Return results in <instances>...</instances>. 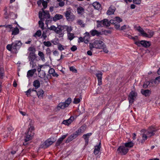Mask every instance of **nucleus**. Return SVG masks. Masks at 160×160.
Segmentation results:
<instances>
[{
	"mask_svg": "<svg viewBox=\"0 0 160 160\" xmlns=\"http://www.w3.org/2000/svg\"><path fill=\"white\" fill-rule=\"evenodd\" d=\"M126 36L130 39H133L134 41H135L136 39L138 38L137 36H135V37H133L128 34H126Z\"/></svg>",
	"mask_w": 160,
	"mask_h": 160,
	"instance_id": "nucleus-45",
	"label": "nucleus"
},
{
	"mask_svg": "<svg viewBox=\"0 0 160 160\" xmlns=\"http://www.w3.org/2000/svg\"><path fill=\"white\" fill-rule=\"evenodd\" d=\"M148 85H150V86H153V85H151V83L150 82H149L148 81H146L144 83L143 85V87L144 88H147Z\"/></svg>",
	"mask_w": 160,
	"mask_h": 160,
	"instance_id": "nucleus-35",
	"label": "nucleus"
},
{
	"mask_svg": "<svg viewBox=\"0 0 160 160\" xmlns=\"http://www.w3.org/2000/svg\"><path fill=\"white\" fill-rule=\"evenodd\" d=\"M68 37L69 40H72L74 38V35L73 33L69 32L68 33Z\"/></svg>",
	"mask_w": 160,
	"mask_h": 160,
	"instance_id": "nucleus-44",
	"label": "nucleus"
},
{
	"mask_svg": "<svg viewBox=\"0 0 160 160\" xmlns=\"http://www.w3.org/2000/svg\"><path fill=\"white\" fill-rule=\"evenodd\" d=\"M77 12L78 14H82L84 11V8L82 7L79 6L77 8Z\"/></svg>",
	"mask_w": 160,
	"mask_h": 160,
	"instance_id": "nucleus-33",
	"label": "nucleus"
},
{
	"mask_svg": "<svg viewBox=\"0 0 160 160\" xmlns=\"http://www.w3.org/2000/svg\"><path fill=\"white\" fill-rule=\"evenodd\" d=\"M80 101V99L78 98H75L74 99L73 102L75 104H78Z\"/></svg>",
	"mask_w": 160,
	"mask_h": 160,
	"instance_id": "nucleus-52",
	"label": "nucleus"
},
{
	"mask_svg": "<svg viewBox=\"0 0 160 160\" xmlns=\"http://www.w3.org/2000/svg\"><path fill=\"white\" fill-rule=\"evenodd\" d=\"M57 27L54 25H52L50 27L48 28V29L50 30L54 31L55 32L56 30L57 29Z\"/></svg>",
	"mask_w": 160,
	"mask_h": 160,
	"instance_id": "nucleus-49",
	"label": "nucleus"
},
{
	"mask_svg": "<svg viewBox=\"0 0 160 160\" xmlns=\"http://www.w3.org/2000/svg\"><path fill=\"white\" fill-rule=\"evenodd\" d=\"M73 139V138H72V137L70 135L66 140V143H68L69 142H70L72 141Z\"/></svg>",
	"mask_w": 160,
	"mask_h": 160,
	"instance_id": "nucleus-53",
	"label": "nucleus"
},
{
	"mask_svg": "<svg viewBox=\"0 0 160 160\" xmlns=\"http://www.w3.org/2000/svg\"><path fill=\"white\" fill-rule=\"evenodd\" d=\"M47 2L43 1V2L42 3V5L43 6V8L44 9H45L47 8Z\"/></svg>",
	"mask_w": 160,
	"mask_h": 160,
	"instance_id": "nucleus-59",
	"label": "nucleus"
},
{
	"mask_svg": "<svg viewBox=\"0 0 160 160\" xmlns=\"http://www.w3.org/2000/svg\"><path fill=\"white\" fill-rule=\"evenodd\" d=\"M85 128L83 126H81L79 128L78 130L75 132L74 133L71 135L73 139L76 138L81 133L83 132L85 130Z\"/></svg>",
	"mask_w": 160,
	"mask_h": 160,
	"instance_id": "nucleus-9",
	"label": "nucleus"
},
{
	"mask_svg": "<svg viewBox=\"0 0 160 160\" xmlns=\"http://www.w3.org/2000/svg\"><path fill=\"white\" fill-rule=\"evenodd\" d=\"M110 22L111 24H112L114 25L115 28L117 30H119L120 29V25L119 24L120 23H118L114 21V20L111 19L110 20Z\"/></svg>",
	"mask_w": 160,
	"mask_h": 160,
	"instance_id": "nucleus-15",
	"label": "nucleus"
},
{
	"mask_svg": "<svg viewBox=\"0 0 160 160\" xmlns=\"http://www.w3.org/2000/svg\"><path fill=\"white\" fill-rule=\"evenodd\" d=\"M102 73L101 72H99L96 74V76L98 78V84L100 85L102 84Z\"/></svg>",
	"mask_w": 160,
	"mask_h": 160,
	"instance_id": "nucleus-19",
	"label": "nucleus"
},
{
	"mask_svg": "<svg viewBox=\"0 0 160 160\" xmlns=\"http://www.w3.org/2000/svg\"><path fill=\"white\" fill-rule=\"evenodd\" d=\"M101 148V142H99L98 145H97L95 147V149L94 151V153L96 155L99 153L100 149Z\"/></svg>",
	"mask_w": 160,
	"mask_h": 160,
	"instance_id": "nucleus-16",
	"label": "nucleus"
},
{
	"mask_svg": "<svg viewBox=\"0 0 160 160\" xmlns=\"http://www.w3.org/2000/svg\"><path fill=\"white\" fill-rule=\"evenodd\" d=\"M90 33L92 35V36H94L95 35L99 36V35L101 34V32H99L96 30L91 31H90Z\"/></svg>",
	"mask_w": 160,
	"mask_h": 160,
	"instance_id": "nucleus-25",
	"label": "nucleus"
},
{
	"mask_svg": "<svg viewBox=\"0 0 160 160\" xmlns=\"http://www.w3.org/2000/svg\"><path fill=\"white\" fill-rule=\"evenodd\" d=\"M66 19L68 21H73L75 19V16L72 13L70 10H68L64 12Z\"/></svg>",
	"mask_w": 160,
	"mask_h": 160,
	"instance_id": "nucleus-3",
	"label": "nucleus"
},
{
	"mask_svg": "<svg viewBox=\"0 0 160 160\" xmlns=\"http://www.w3.org/2000/svg\"><path fill=\"white\" fill-rule=\"evenodd\" d=\"M67 107L66 106L64 102L60 103L57 107V108L58 110H59L60 109H64Z\"/></svg>",
	"mask_w": 160,
	"mask_h": 160,
	"instance_id": "nucleus-26",
	"label": "nucleus"
},
{
	"mask_svg": "<svg viewBox=\"0 0 160 160\" xmlns=\"http://www.w3.org/2000/svg\"><path fill=\"white\" fill-rule=\"evenodd\" d=\"M7 48L9 51H11V49L12 48V45L8 44L7 46Z\"/></svg>",
	"mask_w": 160,
	"mask_h": 160,
	"instance_id": "nucleus-54",
	"label": "nucleus"
},
{
	"mask_svg": "<svg viewBox=\"0 0 160 160\" xmlns=\"http://www.w3.org/2000/svg\"><path fill=\"white\" fill-rule=\"evenodd\" d=\"M36 69H34L29 70L27 72V77L29 78L30 77H32L33 76L34 73L36 71Z\"/></svg>",
	"mask_w": 160,
	"mask_h": 160,
	"instance_id": "nucleus-18",
	"label": "nucleus"
},
{
	"mask_svg": "<svg viewBox=\"0 0 160 160\" xmlns=\"http://www.w3.org/2000/svg\"><path fill=\"white\" fill-rule=\"evenodd\" d=\"M129 27V26H127L126 25H124L120 28V29H119V30H123L126 29L127 28H128Z\"/></svg>",
	"mask_w": 160,
	"mask_h": 160,
	"instance_id": "nucleus-55",
	"label": "nucleus"
},
{
	"mask_svg": "<svg viewBox=\"0 0 160 160\" xmlns=\"http://www.w3.org/2000/svg\"><path fill=\"white\" fill-rule=\"evenodd\" d=\"M142 0H133L134 3L137 4H140L141 3Z\"/></svg>",
	"mask_w": 160,
	"mask_h": 160,
	"instance_id": "nucleus-57",
	"label": "nucleus"
},
{
	"mask_svg": "<svg viewBox=\"0 0 160 160\" xmlns=\"http://www.w3.org/2000/svg\"><path fill=\"white\" fill-rule=\"evenodd\" d=\"M19 32V30L18 28H15L12 31V35H16L18 34Z\"/></svg>",
	"mask_w": 160,
	"mask_h": 160,
	"instance_id": "nucleus-36",
	"label": "nucleus"
},
{
	"mask_svg": "<svg viewBox=\"0 0 160 160\" xmlns=\"http://www.w3.org/2000/svg\"><path fill=\"white\" fill-rule=\"evenodd\" d=\"M63 29H66L68 32H69L72 30V28L71 26H63Z\"/></svg>",
	"mask_w": 160,
	"mask_h": 160,
	"instance_id": "nucleus-38",
	"label": "nucleus"
},
{
	"mask_svg": "<svg viewBox=\"0 0 160 160\" xmlns=\"http://www.w3.org/2000/svg\"><path fill=\"white\" fill-rule=\"evenodd\" d=\"M42 12L43 13L42 17V13L41 11H39V18L41 20L43 21L45 18L48 19L50 18V15L49 13V12L48 11H44L43 8L42 9Z\"/></svg>",
	"mask_w": 160,
	"mask_h": 160,
	"instance_id": "nucleus-4",
	"label": "nucleus"
},
{
	"mask_svg": "<svg viewBox=\"0 0 160 160\" xmlns=\"http://www.w3.org/2000/svg\"><path fill=\"white\" fill-rule=\"evenodd\" d=\"M116 8L114 7H112L111 6L108 10L107 14L108 15H111L114 14V12L115 11Z\"/></svg>",
	"mask_w": 160,
	"mask_h": 160,
	"instance_id": "nucleus-17",
	"label": "nucleus"
},
{
	"mask_svg": "<svg viewBox=\"0 0 160 160\" xmlns=\"http://www.w3.org/2000/svg\"><path fill=\"white\" fill-rule=\"evenodd\" d=\"M71 99L70 98H68L67 100L65 101L64 103L65 104L66 106L67 107H68L71 103Z\"/></svg>",
	"mask_w": 160,
	"mask_h": 160,
	"instance_id": "nucleus-41",
	"label": "nucleus"
},
{
	"mask_svg": "<svg viewBox=\"0 0 160 160\" xmlns=\"http://www.w3.org/2000/svg\"><path fill=\"white\" fill-rule=\"evenodd\" d=\"M114 20V21H115V22L118 23H120L122 21V19L118 17H115Z\"/></svg>",
	"mask_w": 160,
	"mask_h": 160,
	"instance_id": "nucleus-43",
	"label": "nucleus"
},
{
	"mask_svg": "<svg viewBox=\"0 0 160 160\" xmlns=\"http://www.w3.org/2000/svg\"><path fill=\"white\" fill-rule=\"evenodd\" d=\"M93 6L95 9H100L101 5L98 2H94L93 3Z\"/></svg>",
	"mask_w": 160,
	"mask_h": 160,
	"instance_id": "nucleus-30",
	"label": "nucleus"
},
{
	"mask_svg": "<svg viewBox=\"0 0 160 160\" xmlns=\"http://www.w3.org/2000/svg\"><path fill=\"white\" fill-rule=\"evenodd\" d=\"M103 25L104 27H108L110 26L111 22H110V21H108V20L106 19H103Z\"/></svg>",
	"mask_w": 160,
	"mask_h": 160,
	"instance_id": "nucleus-28",
	"label": "nucleus"
},
{
	"mask_svg": "<svg viewBox=\"0 0 160 160\" xmlns=\"http://www.w3.org/2000/svg\"><path fill=\"white\" fill-rule=\"evenodd\" d=\"M85 34V35L84 37V42L85 43H87L90 38V34L88 32H86Z\"/></svg>",
	"mask_w": 160,
	"mask_h": 160,
	"instance_id": "nucleus-23",
	"label": "nucleus"
},
{
	"mask_svg": "<svg viewBox=\"0 0 160 160\" xmlns=\"http://www.w3.org/2000/svg\"><path fill=\"white\" fill-rule=\"evenodd\" d=\"M142 132H144L146 133L148 137H151V136H153L156 130L153 127H149L147 130L143 129L141 131Z\"/></svg>",
	"mask_w": 160,
	"mask_h": 160,
	"instance_id": "nucleus-5",
	"label": "nucleus"
},
{
	"mask_svg": "<svg viewBox=\"0 0 160 160\" xmlns=\"http://www.w3.org/2000/svg\"><path fill=\"white\" fill-rule=\"evenodd\" d=\"M44 45L47 47H49L52 45V43L50 41H45L43 42Z\"/></svg>",
	"mask_w": 160,
	"mask_h": 160,
	"instance_id": "nucleus-47",
	"label": "nucleus"
},
{
	"mask_svg": "<svg viewBox=\"0 0 160 160\" xmlns=\"http://www.w3.org/2000/svg\"><path fill=\"white\" fill-rule=\"evenodd\" d=\"M37 57L36 54H29L28 57V59L30 61V64L32 65V68H33L35 67L36 64L34 63V61L36 59Z\"/></svg>",
	"mask_w": 160,
	"mask_h": 160,
	"instance_id": "nucleus-12",
	"label": "nucleus"
},
{
	"mask_svg": "<svg viewBox=\"0 0 160 160\" xmlns=\"http://www.w3.org/2000/svg\"><path fill=\"white\" fill-rule=\"evenodd\" d=\"M38 55L40 57L42 61L45 60L44 55L43 52L39 51L38 53Z\"/></svg>",
	"mask_w": 160,
	"mask_h": 160,
	"instance_id": "nucleus-40",
	"label": "nucleus"
},
{
	"mask_svg": "<svg viewBox=\"0 0 160 160\" xmlns=\"http://www.w3.org/2000/svg\"><path fill=\"white\" fill-rule=\"evenodd\" d=\"M137 30L140 32L142 35L144 37L151 38L154 34V32L150 30H149L148 32V34H147L145 32L143 29L140 26H139L137 28Z\"/></svg>",
	"mask_w": 160,
	"mask_h": 160,
	"instance_id": "nucleus-2",
	"label": "nucleus"
},
{
	"mask_svg": "<svg viewBox=\"0 0 160 160\" xmlns=\"http://www.w3.org/2000/svg\"><path fill=\"white\" fill-rule=\"evenodd\" d=\"M92 134L91 133H89L86 134H84L83 135V138L85 141V142L88 144V138Z\"/></svg>",
	"mask_w": 160,
	"mask_h": 160,
	"instance_id": "nucleus-21",
	"label": "nucleus"
},
{
	"mask_svg": "<svg viewBox=\"0 0 160 160\" xmlns=\"http://www.w3.org/2000/svg\"><path fill=\"white\" fill-rule=\"evenodd\" d=\"M42 20L39 21L38 22L39 27L42 30L44 29V23L42 21Z\"/></svg>",
	"mask_w": 160,
	"mask_h": 160,
	"instance_id": "nucleus-48",
	"label": "nucleus"
},
{
	"mask_svg": "<svg viewBox=\"0 0 160 160\" xmlns=\"http://www.w3.org/2000/svg\"><path fill=\"white\" fill-rule=\"evenodd\" d=\"M103 20H102L101 21H97V27H104L103 25Z\"/></svg>",
	"mask_w": 160,
	"mask_h": 160,
	"instance_id": "nucleus-39",
	"label": "nucleus"
},
{
	"mask_svg": "<svg viewBox=\"0 0 160 160\" xmlns=\"http://www.w3.org/2000/svg\"><path fill=\"white\" fill-rule=\"evenodd\" d=\"M63 18V16L62 15L59 14H56L53 18V20L54 21H56L57 20L61 19Z\"/></svg>",
	"mask_w": 160,
	"mask_h": 160,
	"instance_id": "nucleus-22",
	"label": "nucleus"
},
{
	"mask_svg": "<svg viewBox=\"0 0 160 160\" xmlns=\"http://www.w3.org/2000/svg\"><path fill=\"white\" fill-rule=\"evenodd\" d=\"M4 76V69L2 68H0V78L2 79Z\"/></svg>",
	"mask_w": 160,
	"mask_h": 160,
	"instance_id": "nucleus-42",
	"label": "nucleus"
},
{
	"mask_svg": "<svg viewBox=\"0 0 160 160\" xmlns=\"http://www.w3.org/2000/svg\"><path fill=\"white\" fill-rule=\"evenodd\" d=\"M54 141L52 140L51 138L46 140L43 143L41 144L40 147L41 148H46L51 145L54 142Z\"/></svg>",
	"mask_w": 160,
	"mask_h": 160,
	"instance_id": "nucleus-8",
	"label": "nucleus"
},
{
	"mask_svg": "<svg viewBox=\"0 0 160 160\" xmlns=\"http://www.w3.org/2000/svg\"><path fill=\"white\" fill-rule=\"evenodd\" d=\"M74 119V118L73 117H71L69 119L64 120L62 124L68 126L73 122Z\"/></svg>",
	"mask_w": 160,
	"mask_h": 160,
	"instance_id": "nucleus-14",
	"label": "nucleus"
},
{
	"mask_svg": "<svg viewBox=\"0 0 160 160\" xmlns=\"http://www.w3.org/2000/svg\"><path fill=\"white\" fill-rule=\"evenodd\" d=\"M40 82L38 80H35L33 82V85L35 88L36 89L39 88L40 87Z\"/></svg>",
	"mask_w": 160,
	"mask_h": 160,
	"instance_id": "nucleus-27",
	"label": "nucleus"
},
{
	"mask_svg": "<svg viewBox=\"0 0 160 160\" xmlns=\"http://www.w3.org/2000/svg\"><path fill=\"white\" fill-rule=\"evenodd\" d=\"M77 49V47L75 46L74 45L71 48V50L73 52H74L75 51H76Z\"/></svg>",
	"mask_w": 160,
	"mask_h": 160,
	"instance_id": "nucleus-63",
	"label": "nucleus"
},
{
	"mask_svg": "<svg viewBox=\"0 0 160 160\" xmlns=\"http://www.w3.org/2000/svg\"><path fill=\"white\" fill-rule=\"evenodd\" d=\"M141 45L145 47H149L150 45V44L149 42H148L145 40L141 41Z\"/></svg>",
	"mask_w": 160,
	"mask_h": 160,
	"instance_id": "nucleus-24",
	"label": "nucleus"
},
{
	"mask_svg": "<svg viewBox=\"0 0 160 160\" xmlns=\"http://www.w3.org/2000/svg\"><path fill=\"white\" fill-rule=\"evenodd\" d=\"M151 85H153V86L154 85H157L158 84V82L157 80H156V79L154 81H152L151 82Z\"/></svg>",
	"mask_w": 160,
	"mask_h": 160,
	"instance_id": "nucleus-58",
	"label": "nucleus"
},
{
	"mask_svg": "<svg viewBox=\"0 0 160 160\" xmlns=\"http://www.w3.org/2000/svg\"><path fill=\"white\" fill-rule=\"evenodd\" d=\"M64 30L63 26H59L57 28V29L55 32L58 34L59 38L62 37L64 35V33L62 31Z\"/></svg>",
	"mask_w": 160,
	"mask_h": 160,
	"instance_id": "nucleus-11",
	"label": "nucleus"
},
{
	"mask_svg": "<svg viewBox=\"0 0 160 160\" xmlns=\"http://www.w3.org/2000/svg\"><path fill=\"white\" fill-rule=\"evenodd\" d=\"M104 43L100 39L95 40L93 43H90L89 44V48L92 50L93 48L101 49L103 47Z\"/></svg>",
	"mask_w": 160,
	"mask_h": 160,
	"instance_id": "nucleus-1",
	"label": "nucleus"
},
{
	"mask_svg": "<svg viewBox=\"0 0 160 160\" xmlns=\"http://www.w3.org/2000/svg\"><path fill=\"white\" fill-rule=\"evenodd\" d=\"M36 93L38 98L40 99L42 98L43 95L44 93V92L42 90L40 89L38 92H36Z\"/></svg>",
	"mask_w": 160,
	"mask_h": 160,
	"instance_id": "nucleus-29",
	"label": "nucleus"
},
{
	"mask_svg": "<svg viewBox=\"0 0 160 160\" xmlns=\"http://www.w3.org/2000/svg\"><path fill=\"white\" fill-rule=\"evenodd\" d=\"M41 31L40 30H38L33 35V36L34 37H36V36L40 37L41 35Z\"/></svg>",
	"mask_w": 160,
	"mask_h": 160,
	"instance_id": "nucleus-46",
	"label": "nucleus"
},
{
	"mask_svg": "<svg viewBox=\"0 0 160 160\" xmlns=\"http://www.w3.org/2000/svg\"><path fill=\"white\" fill-rule=\"evenodd\" d=\"M28 50L30 52L29 54H35V52L36 51V50L35 48L32 47H30L28 49Z\"/></svg>",
	"mask_w": 160,
	"mask_h": 160,
	"instance_id": "nucleus-32",
	"label": "nucleus"
},
{
	"mask_svg": "<svg viewBox=\"0 0 160 160\" xmlns=\"http://www.w3.org/2000/svg\"><path fill=\"white\" fill-rule=\"evenodd\" d=\"M128 149L124 146H120L117 149L118 153L121 155H125L128 152Z\"/></svg>",
	"mask_w": 160,
	"mask_h": 160,
	"instance_id": "nucleus-10",
	"label": "nucleus"
},
{
	"mask_svg": "<svg viewBox=\"0 0 160 160\" xmlns=\"http://www.w3.org/2000/svg\"><path fill=\"white\" fill-rule=\"evenodd\" d=\"M67 136V134L63 135L62 136V137H60L58 139V140L59 141L61 142L63 141V140L65 139Z\"/></svg>",
	"mask_w": 160,
	"mask_h": 160,
	"instance_id": "nucleus-50",
	"label": "nucleus"
},
{
	"mask_svg": "<svg viewBox=\"0 0 160 160\" xmlns=\"http://www.w3.org/2000/svg\"><path fill=\"white\" fill-rule=\"evenodd\" d=\"M8 130L9 132H11V131H12L13 130H14V128L12 126H10L8 128Z\"/></svg>",
	"mask_w": 160,
	"mask_h": 160,
	"instance_id": "nucleus-62",
	"label": "nucleus"
},
{
	"mask_svg": "<svg viewBox=\"0 0 160 160\" xmlns=\"http://www.w3.org/2000/svg\"><path fill=\"white\" fill-rule=\"evenodd\" d=\"M144 133L142 135V139L141 142V143H143L145 140H146L148 137L146 133H144V132H143Z\"/></svg>",
	"mask_w": 160,
	"mask_h": 160,
	"instance_id": "nucleus-31",
	"label": "nucleus"
},
{
	"mask_svg": "<svg viewBox=\"0 0 160 160\" xmlns=\"http://www.w3.org/2000/svg\"><path fill=\"white\" fill-rule=\"evenodd\" d=\"M77 23L80 25L82 27H84L85 26V24L82 20L79 19L77 21Z\"/></svg>",
	"mask_w": 160,
	"mask_h": 160,
	"instance_id": "nucleus-37",
	"label": "nucleus"
},
{
	"mask_svg": "<svg viewBox=\"0 0 160 160\" xmlns=\"http://www.w3.org/2000/svg\"><path fill=\"white\" fill-rule=\"evenodd\" d=\"M29 126H30L28 128V131L31 132L32 131H33L34 129V127L32 125L31 123H30L29 124Z\"/></svg>",
	"mask_w": 160,
	"mask_h": 160,
	"instance_id": "nucleus-51",
	"label": "nucleus"
},
{
	"mask_svg": "<svg viewBox=\"0 0 160 160\" xmlns=\"http://www.w3.org/2000/svg\"><path fill=\"white\" fill-rule=\"evenodd\" d=\"M58 48L60 51L64 49L63 46L60 43L58 44Z\"/></svg>",
	"mask_w": 160,
	"mask_h": 160,
	"instance_id": "nucleus-56",
	"label": "nucleus"
},
{
	"mask_svg": "<svg viewBox=\"0 0 160 160\" xmlns=\"http://www.w3.org/2000/svg\"><path fill=\"white\" fill-rule=\"evenodd\" d=\"M70 70L71 71H72L73 72H77V70L73 67H70Z\"/></svg>",
	"mask_w": 160,
	"mask_h": 160,
	"instance_id": "nucleus-60",
	"label": "nucleus"
},
{
	"mask_svg": "<svg viewBox=\"0 0 160 160\" xmlns=\"http://www.w3.org/2000/svg\"><path fill=\"white\" fill-rule=\"evenodd\" d=\"M22 45V43L20 41H17L15 42L12 43V48L14 50H17Z\"/></svg>",
	"mask_w": 160,
	"mask_h": 160,
	"instance_id": "nucleus-13",
	"label": "nucleus"
},
{
	"mask_svg": "<svg viewBox=\"0 0 160 160\" xmlns=\"http://www.w3.org/2000/svg\"><path fill=\"white\" fill-rule=\"evenodd\" d=\"M49 73L50 74H52L54 72V69L53 68H51L48 71Z\"/></svg>",
	"mask_w": 160,
	"mask_h": 160,
	"instance_id": "nucleus-61",
	"label": "nucleus"
},
{
	"mask_svg": "<svg viewBox=\"0 0 160 160\" xmlns=\"http://www.w3.org/2000/svg\"><path fill=\"white\" fill-rule=\"evenodd\" d=\"M133 143L132 142H130L126 143L125 144L124 146L127 148H131L133 146Z\"/></svg>",
	"mask_w": 160,
	"mask_h": 160,
	"instance_id": "nucleus-34",
	"label": "nucleus"
},
{
	"mask_svg": "<svg viewBox=\"0 0 160 160\" xmlns=\"http://www.w3.org/2000/svg\"><path fill=\"white\" fill-rule=\"evenodd\" d=\"M102 48L103 49V51L107 53L108 52V51L107 49L106 48L105 45L104 44L103 45V47H102Z\"/></svg>",
	"mask_w": 160,
	"mask_h": 160,
	"instance_id": "nucleus-64",
	"label": "nucleus"
},
{
	"mask_svg": "<svg viewBox=\"0 0 160 160\" xmlns=\"http://www.w3.org/2000/svg\"><path fill=\"white\" fill-rule=\"evenodd\" d=\"M33 135V133H32L31 132L28 131L26 133V136L24 139L25 142L23 143V145H26L28 144L27 142L32 139Z\"/></svg>",
	"mask_w": 160,
	"mask_h": 160,
	"instance_id": "nucleus-7",
	"label": "nucleus"
},
{
	"mask_svg": "<svg viewBox=\"0 0 160 160\" xmlns=\"http://www.w3.org/2000/svg\"><path fill=\"white\" fill-rule=\"evenodd\" d=\"M141 93L142 94L147 97L149 96L150 95L151 92L148 89L144 90L142 89L141 90Z\"/></svg>",
	"mask_w": 160,
	"mask_h": 160,
	"instance_id": "nucleus-20",
	"label": "nucleus"
},
{
	"mask_svg": "<svg viewBox=\"0 0 160 160\" xmlns=\"http://www.w3.org/2000/svg\"><path fill=\"white\" fill-rule=\"evenodd\" d=\"M137 92L134 91H132L130 93L128 99L130 103L132 104L137 96Z\"/></svg>",
	"mask_w": 160,
	"mask_h": 160,
	"instance_id": "nucleus-6",
	"label": "nucleus"
}]
</instances>
